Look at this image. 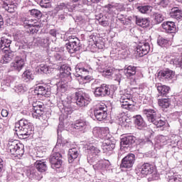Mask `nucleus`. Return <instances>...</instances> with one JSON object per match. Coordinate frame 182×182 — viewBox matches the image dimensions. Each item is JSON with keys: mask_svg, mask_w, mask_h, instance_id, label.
<instances>
[{"mask_svg": "<svg viewBox=\"0 0 182 182\" xmlns=\"http://www.w3.org/2000/svg\"><path fill=\"white\" fill-rule=\"evenodd\" d=\"M95 119L98 122H102L107 119V107H98L94 110Z\"/></svg>", "mask_w": 182, "mask_h": 182, "instance_id": "obj_11", "label": "nucleus"}, {"mask_svg": "<svg viewBox=\"0 0 182 182\" xmlns=\"http://www.w3.org/2000/svg\"><path fill=\"white\" fill-rule=\"evenodd\" d=\"M159 5H161V6L166 8V6L168 5V0H161L159 3Z\"/></svg>", "mask_w": 182, "mask_h": 182, "instance_id": "obj_57", "label": "nucleus"}, {"mask_svg": "<svg viewBox=\"0 0 182 182\" xmlns=\"http://www.w3.org/2000/svg\"><path fill=\"white\" fill-rule=\"evenodd\" d=\"M90 100L88 97L78 94L77 95L76 104L80 107H85V106L90 103Z\"/></svg>", "mask_w": 182, "mask_h": 182, "instance_id": "obj_19", "label": "nucleus"}, {"mask_svg": "<svg viewBox=\"0 0 182 182\" xmlns=\"http://www.w3.org/2000/svg\"><path fill=\"white\" fill-rule=\"evenodd\" d=\"M150 52V44L146 42L139 43L136 46L134 51V56L138 59V58H143L145 55H147Z\"/></svg>", "mask_w": 182, "mask_h": 182, "instance_id": "obj_6", "label": "nucleus"}, {"mask_svg": "<svg viewBox=\"0 0 182 182\" xmlns=\"http://www.w3.org/2000/svg\"><path fill=\"white\" fill-rule=\"evenodd\" d=\"M34 92L38 96H45V97H48L50 95V91L48 90V88L43 85L36 87Z\"/></svg>", "mask_w": 182, "mask_h": 182, "instance_id": "obj_23", "label": "nucleus"}, {"mask_svg": "<svg viewBox=\"0 0 182 182\" xmlns=\"http://www.w3.org/2000/svg\"><path fill=\"white\" fill-rule=\"evenodd\" d=\"M38 41L40 42V44L41 45V46H43V45H46V43H48V39L46 38H38Z\"/></svg>", "mask_w": 182, "mask_h": 182, "instance_id": "obj_59", "label": "nucleus"}, {"mask_svg": "<svg viewBox=\"0 0 182 182\" xmlns=\"http://www.w3.org/2000/svg\"><path fill=\"white\" fill-rule=\"evenodd\" d=\"M34 165L36 168H37L38 171L40 173H45V171L48 170V165L46 164V161H45V160H37Z\"/></svg>", "mask_w": 182, "mask_h": 182, "instance_id": "obj_30", "label": "nucleus"}, {"mask_svg": "<svg viewBox=\"0 0 182 182\" xmlns=\"http://www.w3.org/2000/svg\"><path fill=\"white\" fill-rule=\"evenodd\" d=\"M170 64L176 68H182V58L180 56L173 57L170 60Z\"/></svg>", "mask_w": 182, "mask_h": 182, "instance_id": "obj_41", "label": "nucleus"}, {"mask_svg": "<svg viewBox=\"0 0 182 182\" xmlns=\"http://www.w3.org/2000/svg\"><path fill=\"white\" fill-rule=\"evenodd\" d=\"M68 52L69 53H75V52H79L82 48L80 44V40L75 38L74 41H71L65 45Z\"/></svg>", "mask_w": 182, "mask_h": 182, "instance_id": "obj_13", "label": "nucleus"}, {"mask_svg": "<svg viewBox=\"0 0 182 182\" xmlns=\"http://www.w3.org/2000/svg\"><path fill=\"white\" fill-rule=\"evenodd\" d=\"M100 25H102V26H109V23L107 21L101 20L100 21Z\"/></svg>", "mask_w": 182, "mask_h": 182, "instance_id": "obj_61", "label": "nucleus"}, {"mask_svg": "<svg viewBox=\"0 0 182 182\" xmlns=\"http://www.w3.org/2000/svg\"><path fill=\"white\" fill-rule=\"evenodd\" d=\"M23 80L24 82H29V80H33V75L30 70H26L22 75Z\"/></svg>", "mask_w": 182, "mask_h": 182, "instance_id": "obj_43", "label": "nucleus"}, {"mask_svg": "<svg viewBox=\"0 0 182 182\" xmlns=\"http://www.w3.org/2000/svg\"><path fill=\"white\" fill-rule=\"evenodd\" d=\"M169 16L176 21L182 18V9L178 7H173L169 12Z\"/></svg>", "mask_w": 182, "mask_h": 182, "instance_id": "obj_25", "label": "nucleus"}, {"mask_svg": "<svg viewBox=\"0 0 182 182\" xmlns=\"http://www.w3.org/2000/svg\"><path fill=\"white\" fill-rule=\"evenodd\" d=\"M162 28L167 33H176L177 29L173 21H166L162 23Z\"/></svg>", "mask_w": 182, "mask_h": 182, "instance_id": "obj_20", "label": "nucleus"}, {"mask_svg": "<svg viewBox=\"0 0 182 182\" xmlns=\"http://www.w3.org/2000/svg\"><path fill=\"white\" fill-rule=\"evenodd\" d=\"M175 75L176 73L170 69H166L159 73V76H161L162 79H165V80H171Z\"/></svg>", "mask_w": 182, "mask_h": 182, "instance_id": "obj_26", "label": "nucleus"}, {"mask_svg": "<svg viewBox=\"0 0 182 182\" xmlns=\"http://www.w3.org/2000/svg\"><path fill=\"white\" fill-rule=\"evenodd\" d=\"M156 87L160 95V96L166 97L170 92V87L163 85L161 84H156Z\"/></svg>", "mask_w": 182, "mask_h": 182, "instance_id": "obj_31", "label": "nucleus"}, {"mask_svg": "<svg viewBox=\"0 0 182 182\" xmlns=\"http://www.w3.org/2000/svg\"><path fill=\"white\" fill-rule=\"evenodd\" d=\"M170 99H159L158 104L162 109H167L170 107Z\"/></svg>", "mask_w": 182, "mask_h": 182, "instance_id": "obj_42", "label": "nucleus"}, {"mask_svg": "<svg viewBox=\"0 0 182 182\" xmlns=\"http://www.w3.org/2000/svg\"><path fill=\"white\" fill-rule=\"evenodd\" d=\"M25 66V60L21 57H16L14 62L11 63V68L13 70H16L17 72H21Z\"/></svg>", "mask_w": 182, "mask_h": 182, "instance_id": "obj_15", "label": "nucleus"}, {"mask_svg": "<svg viewBox=\"0 0 182 182\" xmlns=\"http://www.w3.org/2000/svg\"><path fill=\"white\" fill-rule=\"evenodd\" d=\"M136 24L141 28H147L150 26V20L147 18L136 16Z\"/></svg>", "mask_w": 182, "mask_h": 182, "instance_id": "obj_32", "label": "nucleus"}, {"mask_svg": "<svg viewBox=\"0 0 182 182\" xmlns=\"http://www.w3.org/2000/svg\"><path fill=\"white\" fill-rule=\"evenodd\" d=\"M1 116L3 117H8V110L6 109H2L1 110Z\"/></svg>", "mask_w": 182, "mask_h": 182, "instance_id": "obj_63", "label": "nucleus"}, {"mask_svg": "<svg viewBox=\"0 0 182 182\" xmlns=\"http://www.w3.org/2000/svg\"><path fill=\"white\" fill-rule=\"evenodd\" d=\"M58 100L62 103L63 107H72V97L65 94H58Z\"/></svg>", "mask_w": 182, "mask_h": 182, "instance_id": "obj_18", "label": "nucleus"}, {"mask_svg": "<svg viewBox=\"0 0 182 182\" xmlns=\"http://www.w3.org/2000/svg\"><path fill=\"white\" fill-rule=\"evenodd\" d=\"M109 129L107 127L105 128H100V127H95L92 130V134L95 139H101L102 140H106L109 134Z\"/></svg>", "mask_w": 182, "mask_h": 182, "instance_id": "obj_8", "label": "nucleus"}, {"mask_svg": "<svg viewBox=\"0 0 182 182\" xmlns=\"http://www.w3.org/2000/svg\"><path fill=\"white\" fill-rule=\"evenodd\" d=\"M135 124L136 126H137L139 130H141V129H144L147 127V124H146L144 119H143V117H141L140 115L136 116Z\"/></svg>", "mask_w": 182, "mask_h": 182, "instance_id": "obj_38", "label": "nucleus"}, {"mask_svg": "<svg viewBox=\"0 0 182 182\" xmlns=\"http://www.w3.org/2000/svg\"><path fill=\"white\" fill-rule=\"evenodd\" d=\"M75 76L76 77H81L83 79V75H89V72H90V68L86 69L85 68L80 67V65H77L75 67Z\"/></svg>", "mask_w": 182, "mask_h": 182, "instance_id": "obj_29", "label": "nucleus"}, {"mask_svg": "<svg viewBox=\"0 0 182 182\" xmlns=\"http://www.w3.org/2000/svg\"><path fill=\"white\" fill-rule=\"evenodd\" d=\"M137 168L139 173H140L143 177H146V176H149L153 173L154 166L149 163H145L142 165H138Z\"/></svg>", "mask_w": 182, "mask_h": 182, "instance_id": "obj_12", "label": "nucleus"}, {"mask_svg": "<svg viewBox=\"0 0 182 182\" xmlns=\"http://www.w3.org/2000/svg\"><path fill=\"white\" fill-rule=\"evenodd\" d=\"M109 137H107L106 139H105V141L102 143V150L104 153H109V151H112V150L116 147L114 144L112 142V141L109 140Z\"/></svg>", "mask_w": 182, "mask_h": 182, "instance_id": "obj_22", "label": "nucleus"}, {"mask_svg": "<svg viewBox=\"0 0 182 182\" xmlns=\"http://www.w3.org/2000/svg\"><path fill=\"white\" fill-rule=\"evenodd\" d=\"M136 72V68L133 65H129L124 70V73L127 79H130V77L134 76Z\"/></svg>", "mask_w": 182, "mask_h": 182, "instance_id": "obj_34", "label": "nucleus"}, {"mask_svg": "<svg viewBox=\"0 0 182 182\" xmlns=\"http://www.w3.org/2000/svg\"><path fill=\"white\" fill-rule=\"evenodd\" d=\"M79 156V149L77 148H71L68 151V163H73L76 158Z\"/></svg>", "mask_w": 182, "mask_h": 182, "instance_id": "obj_28", "label": "nucleus"}, {"mask_svg": "<svg viewBox=\"0 0 182 182\" xmlns=\"http://www.w3.org/2000/svg\"><path fill=\"white\" fill-rule=\"evenodd\" d=\"M143 113L146 115L148 122L153 123L156 127L166 126V121L160 119V115L154 109H145L143 110Z\"/></svg>", "mask_w": 182, "mask_h": 182, "instance_id": "obj_3", "label": "nucleus"}, {"mask_svg": "<svg viewBox=\"0 0 182 182\" xmlns=\"http://www.w3.org/2000/svg\"><path fill=\"white\" fill-rule=\"evenodd\" d=\"M169 141L173 144V147H176L178 144V136L177 135H172L170 137Z\"/></svg>", "mask_w": 182, "mask_h": 182, "instance_id": "obj_49", "label": "nucleus"}, {"mask_svg": "<svg viewBox=\"0 0 182 182\" xmlns=\"http://www.w3.org/2000/svg\"><path fill=\"white\" fill-rule=\"evenodd\" d=\"M59 9H64L65 12H72L73 11V9L70 7V4L68 3L67 4L65 3H61L60 5H58Z\"/></svg>", "mask_w": 182, "mask_h": 182, "instance_id": "obj_46", "label": "nucleus"}, {"mask_svg": "<svg viewBox=\"0 0 182 182\" xmlns=\"http://www.w3.org/2000/svg\"><path fill=\"white\" fill-rule=\"evenodd\" d=\"M16 92H18V93H23L25 92V89L23 88V85H18L16 87Z\"/></svg>", "mask_w": 182, "mask_h": 182, "instance_id": "obj_56", "label": "nucleus"}, {"mask_svg": "<svg viewBox=\"0 0 182 182\" xmlns=\"http://www.w3.org/2000/svg\"><path fill=\"white\" fill-rule=\"evenodd\" d=\"M167 43H168V40L164 38H159L158 39V45L159 46H166V45H167Z\"/></svg>", "mask_w": 182, "mask_h": 182, "instance_id": "obj_52", "label": "nucleus"}, {"mask_svg": "<svg viewBox=\"0 0 182 182\" xmlns=\"http://www.w3.org/2000/svg\"><path fill=\"white\" fill-rule=\"evenodd\" d=\"M136 141V137L132 135H128L127 136H124L121 139V146L122 147H126V146H131V144H133Z\"/></svg>", "mask_w": 182, "mask_h": 182, "instance_id": "obj_27", "label": "nucleus"}, {"mask_svg": "<svg viewBox=\"0 0 182 182\" xmlns=\"http://www.w3.org/2000/svg\"><path fill=\"white\" fill-rule=\"evenodd\" d=\"M114 80H116L117 82H118V83H120V81L122 80V74H115L114 77Z\"/></svg>", "mask_w": 182, "mask_h": 182, "instance_id": "obj_58", "label": "nucleus"}, {"mask_svg": "<svg viewBox=\"0 0 182 182\" xmlns=\"http://www.w3.org/2000/svg\"><path fill=\"white\" fill-rule=\"evenodd\" d=\"M94 95L95 97H105L110 95V85L102 84L100 87L95 88Z\"/></svg>", "mask_w": 182, "mask_h": 182, "instance_id": "obj_7", "label": "nucleus"}, {"mask_svg": "<svg viewBox=\"0 0 182 182\" xmlns=\"http://www.w3.org/2000/svg\"><path fill=\"white\" fill-rule=\"evenodd\" d=\"M168 182H182V176L177 173H168Z\"/></svg>", "mask_w": 182, "mask_h": 182, "instance_id": "obj_37", "label": "nucleus"}, {"mask_svg": "<svg viewBox=\"0 0 182 182\" xmlns=\"http://www.w3.org/2000/svg\"><path fill=\"white\" fill-rule=\"evenodd\" d=\"M40 70L43 72V73H49V67L45 64H41L40 65Z\"/></svg>", "mask_w": 182, "mask_h": 182, "instance_id": "obj_53", "label": "nucleus"}, {"mask_svg": "<svg viewBox=\"0 0 182 182\" xmlns=\"http://www.w3.org/2000/svg\"><path fill=\"white\" fill-rule=\"evenodd\" d=\"M119 21L122 25H129V21H127V18H119Z\"/></svg>", "mask_w": 182, "mask_h": 182, "instance_id": "obj_60", "label": "nucleus"}, {"mask_svg": "<svg viewBox=\"0 0 182 182\" xmlns=\"http://www.w3.org/2000/svg\"><path fill=\"white\" fill-rule=\"evenodd\" d=\"M3 8L10 14H12L14 11H16V5L11 1L4 2L3 4Z\"/></svg>", "mask_w": 182, "mask_h": 182, "instance_id": "obj_39", "label": "nucleus"}, {"mask_svg": "<svg viewBox=\"0 0 182 182\" xmlns=\"http://www.w3.org/2000/svg\"><path fill=\"white\" fill-rule=\"evenodd\" d=\"M15 132L18 136H22L23 139H27L33 133V125L26 119H22L15 123Z\"/></svg>", "mask_w": 182, "mask_h": 182, "instance_id": "obj_2", "label": "nucleus"}, {"mask_svg": "<svg viewBox=\"0 0 182 182\" xmlns=\"http://www.w3.org/2000/svg\"><path fill=\"white\" fill-rule=\"evenodd\" d=\"M159 140L161 143H163L164 144H166V143H170V139H168V136L161 135L159 136Z\"/></svg>", "mask_w": 182, "mask_h": 182, "instance_id": "obj_54", "label": "nucleus"}, {"mask_svg": "<svg viewBox=\"0 0 182 182\" xmlns=\"http://www.w3.org/2000/svg\"><path fill=\"white\" fill-rule=\"evenodd\" d=\"M68 143V141L62 140L60 138L58 139L57 144L53 149V151L56 150V149H59V146H65Z\"/></svg>", "mask_w": 182, "mask_h": 182, "instance_id": "obj_50", "label": "nucleus"}, {"mask_svg": "<svg viewBox=\"0 0 182 182\" xmlns=\"http://www.w3.org/2000/svg\"><path fill=\"white\" fill-rule=\"evenodd\" d=\"M159 174L157 173L156 170H154V168L153 172L151 173L150 178H151L152 180H159Z\"/></svg>", "mask_w": 182, "mask_h": 182, "instance_id": "obj_55", "label": "nucleus"}, {"mask_svg": "<svg viewBox=\"0 0 182 182\" xmlns=\"http://www.w3.org/2000/svg\"><path fill=\"white\" fill-rule=\"evenodd\" d=\"M50 163L52 168H60L62 166V154L59 152H54L50 156Z\"/></svg>", "mask_w": 182, "mask_h": 182, "instance_id": "obj_9", "label": "nucleus"}, {"mask_svg": "<svg viewBox=\"0 0 182 182\" xmlns=\"http://www.w3.org/2000/svg\"><path fill=\"white\" fill-rule=\"evenodd\" d=\"M88 156H87V161L90 164H93V168L96 171H104L106 170L110 164L107 161H98L97 154L100 153V149H97L94 146H89L87 148Z\"/></svg>", "mask_w": 182, "mask_h": 182, "instance_id": "obj_1", "label": "nucleus"}, {"mask_svg": "<svg viewBox=\"0 0 182 182\" xmlns=\"http://www.w3.org/2000/svg\"><path fill=\"white\" fill-rule=\"evenodd\" d=\"M96 19L100 22V21H103V14L100 13L96 16Z\"/></svg>", "mask_w": 182, "mask_h": 182, "instance_id": "obj_62", "label": "nucleus"}, {"mask_svg": "<svg viewBox=\"0 0 182 182\" xmlns=\"http://www.w3.org/2000/svg\"><path fill=\"white\" fill-rule=\"evenodd\" d=\"M50 35H51V36H54V38H56V30L55 29L50 30Z\"/></svg>", "mask_w": 182, "mask_h": 182, "instance_id": "obj_64", "label": "nucleus"}, {"mask_svg": "<svg viewBox=\"0 0 182 182\" xmlns=\"http://www.w3.org/2000/svg\"><path fill=\"white\" fill-rule=\"evenodd\" d=\"M119 124L122 126V127L129 129V127L132 126V120H130L126 114H124L122 117L119 118Z\"/></svg>", "mask_w": 182, "mask_h": 182, "instance_id": "obj_33", "label": "nucleus"}, {"mask_svg": "<svg viewBox=\"0 0 182 182\" xmlns=\"http://www.w3.org/2000/svg\"><path fill=\"white\" fill-rule=\"evenodd\" d=\"M120 102L122 104V107L123 109H129V107H132L133 106V100H132V95L130 94H124L121 96Z\"/></svg>", "mask_w": 182, "mask_h": 182, "instance_id": "obj_16", "label": "nucleus"}, {"mask_svg": "<svg viewBox=\"0 0 182 182\" xmlns=\"http://www.w3.org/2000/svg\"><path fill=\"white\" fill-rule=\"evenodd\" d=\"M24 149L23 144L16 141H10L8 144V151L15 157H22L25 153Z\"/></svg>", "mask_w": 182, "mask_h": 182, "instance_id": "obj_5", "label": "nucleus"}, {"mask_svg": "<svg viewBox=\"0 0 182 182\" xmlns=\"http://www.w3.org/2000/svg\"><path fill=\"white\" fill-rule=\"evenodd\" d=\"M27 176L31 180H37L38 181L42 180L43 177V176L42 175V172H40L39 171H36L35 169H31L28 171Z\"/></svg>", "mask_w": 182, "mask_h": 182, "instance_id": "obj_21", "label": "nucleus"}, {"mask_svg": "<svg viewBox=\"0 0 182 182\" xmlns=\"http://www.w3.org/2000/svg\"><path fill=\"white\" fill-rule=\"evenodd\" d=\"M87 126V122L84 119H78L75 122V123L73 125V127L75 129V130H85L86 127Z\"/></svg>", "mask_w": 182, "mask_h": 182, "instance_id": "obj_35", "label": "nucleus"}, {"mask_svg": "<svg viewBox=\"0 0 182 182\" xmlns=\"http://www.w3.org/2000/svg\"><path fill=\"white\" fill-rule=\"evenodd\" d=\"M30 14L33 18H36L37 19H41L42 18V11L38 9H33L30 10Z\"/></svg>", "mask_w": 182, "mask_h": 182, "instance_id": "obj_45", "label": "nucleus"}, {"mask_svg": "<svg viewBox=\"0 0 182 182\" xmlns=\"http://www.w3.org/2000/svg\"><path fill=\"white\" fill-rule=\"evenodd\" d=\"M136 161V155L134 154H129L122 160V168H132Z\"/></svg>", "mask_w": 182, "mask_h": 182, "instance_id": "obj_10", "label": "nucleus"}, {"mask_svg": "<svg viewBox=\"0 0 182 182\" xmlns=\"http://www.w3.org/2000/svg\"><path fill=\"white\" fill-rule=\"evenodd\" d=\"M152 8L153 7H151V6L146 5V6H138L136 9H138V11L141 12V14H149V12L151 11Z\"/></svg>", "mask_w": 182, "mask_h": 182, "instance_id": "obj_44", "label": "nucleus"}, {"mask_svg": "<svg viewBox=\"0 0 182 182\" xmlns=\"http://www.w3.org/2000/svg\"><path fill=\"white\" fill-rule=\"evenodd\" d=\"M152 18L154 23H156V25H159V23H161L164 21V16L160 13H154Z\"/></svg>", "mask_w": 182, "mask_h": 182, "instance_id": "obj_40", "label": "nucleus"}, {"mask_svg": "<svg viewBox=\"0 0 182 182\" xmlns=\"http://www.w3.org/2000/svg\"><path fill=\"white\" fill-rule=\"evenodd\" d=\"M57 89L59 92H61V93H65V92H66V90H68V85L65 82H61L58 84Z\"/></svg>", "mask_w": 182, "mask_h": 182, "instance_id": "obj_48", "label": "nucleus"}, {"mask_svg": "<svg viewBox=\"0 0 182 182\" xmlns=\"http://www.w3.org/2000/svg\"><path fill=\"white\" fill-rule=\"evenodd\" d=\"M33 107L34 110V113L33 114V117H36V119H38L39 116H41V114H43V111H42V107H43V105H37L36 103L33 104Z\"/></svg>", "mask_w": 182, "mask_h": 182, "instance_id": "obj_36", "label": "nucleus"}, {"mask_svg": "<svg viewBox=\"0 0 182 182\" xmlns=\"http://www.w3.org/2000/svg\"><path fill=\"white\" fill-rule=\"evenodd\" d=\"M70 67L68 65H62L60 68V73L58 74V76L61 80H68V79H70V75L72 73H70Z\"/></svg>", "mask_w": 182, "mask_h": 182, "instance_id": "obj_14", "label": "nucleus"}, {"mask_svg": "<svg viewBox=\"0 0 182 182\" xmlns=\"http://www.w3.org/2000/svg\"><path fill=\"white\" fill-rule=\"evenodd\" d=\"M12 59H14V53H6L4 58V63H9V62H11Z\"/></svg>", "mask_w": 182, "mask_h": 182, "instance_id": "obj_47", "label": "nucleus"}, {"mask_svg": "<svg viewBox=\"0 0 182 182\" xmlns=\"http://www.w3.org/2000/svg\"><path fill=\"white\" fill-rule=\"evenodd\" d=\"M98 64L101 65H99L98 69L99 71L101 72V73H103L104 76H112L113 75V68H105V63H103V58H100L98 59Z\"/></svg>", "mask_w": 182, "mask_h": 182, "instance_id": "obj_17", "label": "nucleus"}, {"mask_svg": "<svg viewBox=\"0 0 182 182\" xmlns=\"http://www.w3.org/2000/svg\"><path fill=\"white\" fill-rule=\"evenodd\" d=\"M50 0H41L40 1V6L41 8H50Z\"/></svg>", "mask_w": 182, "mask_h": 182, "instance_id": "obj_51", "label": "nucleus"}, {"mask_svg": "<svg viewBox=\"0 0 182 182\" xmlns=\"http://www.w3.org/2000/svg\"><path fill=\"white\" fill-rule=\"evenodd\" d=\"M21 22L24 28L29 29L31 33H36L39 31V28H42L41 22L28 17H21Z\"/></svg>", "mask_w": 182, "mask_h": 182, "instance_id": "obj_4", "label": "nucleus"}, {"mask_svg": "<svg viewBox=\"0 0 182 182\" xmlns=\"http://www.w3.org/2000/svg\"><path fill=\"white\" fill-rule=\"evenodd\" d=\"M11 43H12L11 39L6 37H2L0 41V48L1 50H4V52H9Z\"/></svg>", "mask_w": 182, "mask_h": 182, "instance_id": "obj_24", "label": "nucleus"}]
</instances>
